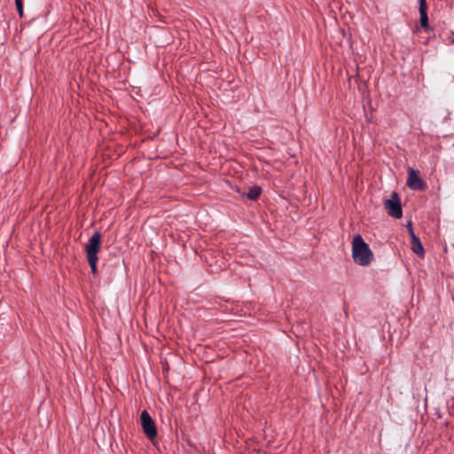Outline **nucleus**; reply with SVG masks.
<instances>
[{
  "label": "nucleus",
  "instance_id": "423d86ee",
  "mask_svg": "<svg viewBox=\"0 0 454 454\" xmlns=\"http://www.w3.org/2000/svg\"><path fill=\"white\" fill-rule=\"evenodd\" d=\"M409 233L411 235V247L414 254H416L419 258H424L425 250L419 240V239L415 235L412 227L410 225Z\"/></svg>",
  "mask_w": 454,
  "mask_h": 454
},
{
  "label": "nucleus",
  "instance_id": "f257e3e1",
  "mask_svg": "<svg viewBox=\"0 0 454 454\" xmlns=\"http://www.w3.org/2000/svg\"><path fill=\"white\" fill-rule=\"evenodd\" d=\"M352 256L356 263L365 266L372 259V253L360 235H356L352 241Z\"/></svg>",
  "mask_w": 454,
  "mask_h": 454
},
{
  "label": "nucleus",
  "instance_id": "9d476101",
  "mask_svg": "<svg viewBox=\"0 0 454 454\" xmlns=\"http://www.w3.org/2000/svg\"><path fill=\"white\" fill-rule=\"evenodd\" d=\"M15 4L17 7V11L20 17H23V4L22 0H15Z\"/></svg>",
  "mask_w": 454,
  "mask_h": 454
},
{
  "label": "nucleus",
  "instance_id": "6e6552de",
  "mask_svg": "<svg viewBox=\"0 0 454 454\" xmlns=\"http://www.w3.org/2000/svg\"><path fill=\"white\" fill-rule=\"evenodd\" d=\"M261 188L260 187H257V186H254L252 188H250L249 192H247V198L251 200H255L256 199H258V197L260 196L261 194Z\"/></svg>",
  "mask_w": 454,
  "mask_h": 454
},
{
  "label": "nucleus",
  "instance_id": "0eeeda50",
  "mask_svg": "<svg viewBox=\"0 0 454 454\" xmlns=\"http://www.w3.org/2000/svg\"><path fill=\"white\" fill-rule=\"evenodd\" d=\"M427 5L426 0H419V14H420V26L428 28V17H427Z\"/></svg>",
  "mask_w": 454,
  "mask_h": 454
},
{
  "label": "nucleus",
  "instance_id": "39448f33",
  "mask_svg": "<svg viewBox=\"0 0 454 454\" xmlns=\"http://www.w3.org/2000/svg\"><path fill=\"white\" fill-rule=\"evenodd\" d=\"M407 185L411 190L424 191L427 188V184L419 177V172L413 168L408 170Z\"/></svg>",
  "mask_w": 454,
  "mask_h": 454
},
{
  "label": "nucleus",
  "instance_id": "20e7f679",
  "mask_svg": "<svg viewBox=\"0 0 454 454\" xmlns=\"http://www.w3.org/2000/svg\"><path fill=\"white\" fill-rule=\"evenodd\" d=\"M141 426L145 435L153 439L157 435V429L155 423L147 411H143L141 413Z\"/></svg>",
  "mask_w": 454,
  "mask_h": 454
},
{
  "label": "nucleus",
  "instance_id": "f03ea898",
  "mask_svg": "<svg viewBox=\"0 0 454 454\" xmlns=\"http://www.w3.org/2000/svg\"><path fill=\"white\" fill-rule=\"evenodd\" d=\"M385 208L387 214L395 218L400 219L403 215L401 202L396 192L392 193V198L385 200Z\"/></svg>",
  "mask_w": 454,
  "mask_h": 454
},
{
  "label": "nucleus",
  "instance_id": "7ed1b4c3",
  "mask_svg": "<svg viewBox=\"0 0 454 454\" xmlns=\"http://www.w3.org/2000/svg\"><path fill=\"white\" fill-rule=\"evenodd\" d=\"M101 248V234L98 231L93 233L86 245L87 258H98V254Z\"/></svg>",
  "mask_w": 454,
  "mask_h": 454
},
{
  "label": "nucleus",
  "instance_id": "1a4fd4ad",
  "mask_svg": "<svg viewBox=\"0 0 454 454\" xmlns=\"http://www.w3.org/2000/svg\"><path fill=\"white\" fill-rule=\"evenodd\" d=\"M90 267L91 268V271L93 274L97 273V262L98 258H87Z\"/></svg>",
  "mask_w": 454,
  "mask_h": 454
}]
</instances>
